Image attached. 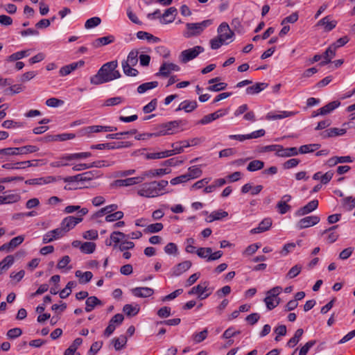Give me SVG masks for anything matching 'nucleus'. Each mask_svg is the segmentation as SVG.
I'll return each mask as SVG.
<instances>
[{
	"label": "nucleus",
	"mask_w": 355,
	"mask_h": 355,
	"mask_svg": "<svg viewBox=\"0 0 355 355\" xmlns=\"http://www.w3.org/2000/svg\"><path fill=\"white\" fill-rule=\"evenodd\" d=\"M163 228L164 225L161 223L148 224L146 228L144 229V232L146 234L157 233L162 230Z\"/></svg>",
	"instance_id": "obj_52"
},
{
	"label": "nucleus",
	"mask_w": 355,
	"mask_h": 355,
	"mask_svg": "<svg viewBox=\"0 0 355 355\" xmlns=\"http://www.w3.org/2000/svg\"><path fill=\"white\" fill-rule=\"evenodd\" d=\"M88 213L87 208H83L78 212V216H67L62 219L60 223V227L62 230L64 235L73 229L78 223L82 222L83 217Z\"/></svg>",
	"instance_id": "obj_4"
},
{
	"label": "nucleus",
	"mask_w": 355,
	"mask_h": 355,
	"mask_svg": "<svg viewBox=\"0 0 355 355\" xmlns=\"http://www.w3.org/2000/svg\"><path fill=\"white\" fill-rule=\"evenodd\" d=\"M295 114L296 112H295L286 110L271 111L266 114L265 119L268 121L280 120L287 117L293 116Z\"/></svg>",
	"instance_id": "obj_14"
},
{
	"label": "nucleus",
	"mask_w": 355,
	"mask_h": 355,
	"mask_svg": "<svg viewBox=\"0 0 355 355\" xmlns=\"http://www.w3.org/2000/svg\"><path fill=\"white\" fill-rule=\"evenodd\" d=\"M180 68L178 65L171 62H164L159 67V71L156 73L157 76L167 77L172 72L179 71Z\"/></svg>",
	"instance_id": "obj_17"
},
{
	"label": "nucleus",
	"mask_w": 355,
	"mask_h": 355,
	"mask_svg": "<svg viewBox=\"0 0 355 355\" xmlns=\"http://www.w3.org/2000/svg\"><path fill=\"white\" fill-rule=\"evenodd\" d=\"M197 106L198 104L196 101L185 100L180 103L176 111L184 110L185 112L189 113L193 111Z\"/></svg>",
	"instance_id": "obj_32"
},
{
	"label": "nucleus",
	"mask_w": 355,
	"mask_h": 355,
	"mask_svg": "<svg viewBox=\"0 0 355 355\" xmlns=\"http://www.w3.org/2000/svg\"><path fill=\"white\" fill-rule=\"evenodd\" d=\"M320 220V218L316 215L308 216L301 218L296 224L299 230H302L313 227L317 225Z\"/></svg>",
	"instance_id": "obj_12"
},
{
	"label": "nucleus",
	"mask_w": 355,
	"mask_h": 355,
	"mask_svg": "<svg viewBox=\"0 0 355 355\" xmlns=\"http://www.w3.org/2000/svg\"><path fill=\"white\" fill-rule=\"evenodd\" d=\"M124 216V214L121 211H117L110 212L107 216L105 217V221L107 223H113L122 219Z\"/></svg>",
	"instance_id": "obj_48"
},
{
	"label": "nucleus",
	"mask_w": 355,
	"mask_h": 355,
	"mask_svg": "<svg viewBox=\"0 0 355 355\" xmlns=\"http://www.w3.org/2000/svg\"><path fill=\"white\" fill-rule=\"evenodd\" d=\"M158 86L157 81H152L143 83L137 87V92L139 94H144L146 92L154 89Z\"/></svg>",
	"instance_id": "obj_50"
},
{
	"label": "nucleus",
	"mask_w": 355,
	"mask_h": 355,
	"mask_svg": "<svg viewBox=\"0 0 355 355\" xmlns=\"http://www.w3.org/2000/svg\"><path fill=\"white\" fill-rule=\"evenodd\" d=\"M73 159L71 153H64L60 156L56 161L50 163L52 168H60L73 165Z\"/></svg>",
	"instance_id": "obj_13"
},
{
	"label": "nucleus",
	"mask_w": 355,
	"mask_h": 355,
	"mask_svg": "<svg viewBox=\"0 0 355 355\" xmlns=\"http://www.w3.org/2000/svg\"><path fill=\"white\" fill-rule=\"evenodd\" d=\"M205 49L201 46H196L193 48L184 50L181 52L179 58L182 63H187L198 57L204 52Z\"/></svg>",
	"instance_id": "obj_8"
},
{
	"label": "nucleus",
	"mask_w": 355,
	"mask_h": 355,
	"mask_svg": "<svg viewBox=\"0 0 355 355\" xmlns=\"http://www.w3.org/2000/svg\"><path fill=\"white\" fill-rule=\"evenodd\" d=\"M96 250V244L92 242H84L80 246V251L85 254H92Z\"/></svg>",
	"instance_id": "obj_56"
},
{
	"label": "nucleus",
	"mask_w": 355,
	"mask_h": 355,
	"mask_svg": "<svg viewBox=\"0 0 355 355\" xmlns=\"http://www.w3.org/2000/svg\"><path fill=\"white\" fill-rule=\"evenodd\" d=\"M261 247L260 243H253L248 245L246 249L243 252V255L249 257L254 254L257 250Z\"/></svg>",
	"instance_id": "obj_62"
},
{
	"label": "nucleus",
	"mask_w": 355,
	"mask_h": 355,
	"mask_svg": "<svg viewBox=\"0 0 355 355\" xmlns=\"http://www.w3.org/2000/svg\"><path fill=\"white\" fill-rule=\"evenodd\" d=\"M318 207V200H313L308 202L306 205L298 209L294 214L295 216L300 217L307 215L315 211Z\"/></svg>",
	"instance_id": "obj_21"
},
{
	"label": "nucleus",
	"mask_w": 355,
	"mask_h": 355,
	"mask_svg": "<svg viewBox=\"0 0 355 355\" xmlns=\"http://www.w3.org/2000/svg\"><path fill=\"white\" fill-rule=\"evenodd\" d=\"M214 289V287L210 286L209 282L203 281L192 287L188 293L190 295H196L200 300H205L213 293Z\"/></svg>",
	"instance_id": "obj_5"
},
{
	"label": "nucleus",
	"mask_w": 355,
	"mask_h": 355,
	"mask_svg": "<svg viewBox=\"0 0 355 355\" xmlns=\"http://www.w3.org/2000/svg\"><path fill=\"white\" fill-rule=\"evenodd\" d=\"M272 225V220L270 218H264L257 227L250 230L252 234H259L268 230Z\"/></svg>",
	"instance_id": "obj_31"
},
{
	"label": "nucleus",
	"mask_w": 355,
	"mask_h": 355,
	"mask_svg": "<svg viewBox=\"0 0 355 355\" xmlns=\"http://www.w3.org/2000/svg\"><path fill=\"white\" fill-rule=\"evenodd\" d=\"M228 216V213L223 210H216L212 211L207 217V221L211 223L214 220H218Z\"/></svg>",
	"instance_id": "obj_45"
},
{
	"label": "nucleus",
	"mask_w": 355,
	"mask_h": 355,
	"mask_svg": "<svg viewBox=\"0 0 355 355\" xmlns=\"http://www.w3.org/2000/svg\"><path fill=\"white\" fill-rule=\"evenodd\" d=\"M117 67L118 62L116 60L105 63L95 75L90 77V83L94 85H98L119 78L121 73Z\"/></svg>",
	"instance_id": "obj_1"
},
{
	"label": "nucleus",
	"mask_w": 355,
	"mask_h": 355,
	"mask_svg": "<svg viewBox=\"0 0 355 355\" xmlns=\"http://www.w3.org/2000/svg\"><path fill=\"white\" fill-rule=\"evenodd\" d=\"M137 37L139 40H147L148 42L153 44H156L160 42V39L159 37L145 31L137 32Z\"/></svg>",
	"instance_id": "obj_38"
},
{
	"label": "nucleus",
	"mask_w": 355,
	"mask_h": 355,
	"mask_svg": "<svg viewBox=\"0 0 355 355\" xmlns=\"http://www.w3.org/2000/svg\"><path fill=\"white\" fill-rule=\"evenodd\" d=\"M126 238V235L119 231H114L110 234V239L105 240V243L107 246H113L117 248L121 241Z\"/></svg>",
	"instance_id": "obj_15"
},
{
	"label": "nucleus",
	"mask_w": 355,
	"mask_h": 355,
	"mask_svg": "<svg viewBox=\"0 0 355 355\" xmlns=\"http://www.w3.org/2000/svg\"><path fill=\"white\" fill-rule=\"evenodd\" d=\"M177 14L178 10L175 7H170L160 17V23L162 24L172 23L175 20Z\"/></svg>",
	"instance_id": "obj_25"
},
{
	"label": "nucleus",
	"mask_w": 355,
	"mask_h": 355,
	"mask_svg": "<svg viewBox=\"0 0 355 355\" xmlns=\"http://www.w3.org/2000/svg\"><path fill=\"white\" fill-rule=\"evenodd\" d=\"M347 132L346 128H331L321 133L323 139L344 135Z\"/></svg>",
	"instance_id": "obj_30"
},
{
	"label": "nucleus",
	"mask_w": 355,
	"mask_h": 355,
	"mask_svg": "<svg viewBox=\"0 0 355 355\" xmlns=\"http://www.w3.org/2000/svg\"><path fill=\"white\" fill-rule=\"evenodd\" d=\"M123 73L128 76H136L138 74V71L134 69L132 65L127 64L126 62H121Z\"/></svg>",
	"instance_id": "obj_55"
},
{
	"label": "nucleus",
	"mask_w": 355,
	"mask_h": 355,
	"mask_svg": "<svg viewBox=\"0 0 355 355\" xmlns=\"http://www.w3.org/2000/svg\"><path fill=\"white\" fill-rule=\"evenodd\" d=\"M124 101L122 96H115L105 100L102 104L103 107H112L121 104Z\"/></svg>",
	"instance_id": "obj_49"
},
{
	"label": "nucleus",
	"mask_w": 355,
	"mask_h": 355,
	"mask_svg": "<svg viewBox=\"0 0 355 355\" xmlns=\"http://www.w3.org/2000/svg\"><path fill=\"white\" fill-rule=\"evenodd\" d=\"M168 184V182L164 180L145 182L137 187L136 192L143 198H156L165 193L164 189Z\"/></svg>",
	"instance_id": "obj_2"
},
{
	"label": "nucleus",
	"mask_w": 355,
	"mask_h": 355,
	"mask_svg": "<svg viewBox=\"0 0 355 355\" xmlns=\"http://www.w3.org/2000/svg\"><path fill=\"white\" fill-rule=\"evenodd\" d=\"M118 209V205L116 204H111L109 205H107L97 211H96L93 216V219H98L102 218L104 216H107V214H110V212L115 211Z\"/></svg>",
	"instance_id": "obj_29"
},
{
	"label": "nucleus",
	"mask_w": 355,
	"mask_h": 355,
	"mask_svg": "<svg viewBox=\"0 0 355 355\" xmlns=\"http://www.w3.org/2000/svg\"><path fill=\"white\" fill-rule=\"evenodd\" d=\"M340 105V102L334 101L320 108V114H328Z\"/></svg>",
	"instance_id": "obj_40"
},
{
	"label": "nucleus",
	"mask_w": 355,
	"mask_h": 355,
	"mask_svg": "<svg viewBox=\"0 0 355 355\" xmlns=\"http://www.w3.org/2000/svg\"><path fill=\"white\" fill-rule=\"evenodd\" d=\"M138 55L139 52L137 51L132 50L129 53L127 59L122 62H126L127 64L135 66L138 62Z\"/></svg>",
	"instance_id": "obj_54"
},
{
	"label": "nucleus",
	"mask_w": 355,
	"mask_h": 355,
	"mask_svg": "<svg viewBox=\"0 0 355 355\" xmlns=\"http://www.w3.org/2000/svg\"><path fill=\"white\" fill-rule=\"evenodd\" d=\"M75 276L78 278L80 284H85L91 281L93 274L90 271L82 272L81 270H76Z\"/></svg>",
	"instance_id": "obj_33"
},
{
	"label": "nucleus",
	"mask_w": 355,
	"mask_h": 355,
	"mask_svg": "<svg viewBox=\"0 0 355 355\" xmlns=\"http://www.w3.org/2000/svg\"><path fill=\"white\" fill-rule=\"evenodd\" d=\"M169 153H168V150H164L161 152H157V153H146L144 155V157L146 159H159L162 158H166L169 157Z\"/></svg>",
	"instance_id": "obj_51"
},
{
	"label": "nucleus",
	"mask_w": 355,
	"mask_h": 355,
	"mask_svg": "<svg viewBox=\"0 0 355 355\" xmlns=\"http://www.w3.org/2000/svg\"><path fill=\"white\" fill-rule=\"evenodd\" d=\"M197 255L200 259H205L207 262L216 261L222 257L223 252L220 250L213 252L211 248H198Z\"/></svg>",
	"instance_id": "obj_7"
},
{
	"label": "nucleus",
	"mask_w": 355,
	"mask_h": 355,
	"mask_svg": "<svg viewBox=\"0 0 355 355\" xmlns=\"http://www.w3.org/2000/svg\"><path fill=\"white\" fill-rule=\"evenodd\" d=\"M114 40V37L113 35H107V36H104V37H99V38H97L96 40H95L93 42L92 45L96 48H98L100 46L109 44L113 42Z\"/></svg>",
	"instance_id": "obj_41"
},
{
	"label": "nucleus",
	"mask_w": 355,
	"mask_h": 355,
	"mask_svg": "<svg viewBox=\"0 0 355 355\" xmlns=\"http://www.w3.org/2000/svg\"><path fill=\"white\" fill-rule=\"evenodd\" d=\"M71 262V258L68 255H65L62 259H60L57 264V268L59 270L67 269L70 270L71 268V266H68L69 263Z\"/></svg>",
	"instance_id": "obj_59"
},
{
	"label": "nucleus",
	"mask_w": 355,
	"mask_h": 355,
	"mask_svg": "<svg viewBox=\"0 0 355 355\" xmlns=\"http://www.w3.org/2000/svg\"><path fill=\"white\" fill-rule=\"evenodd\" d=\"M64 234L59 227L53 230L49 231L43 235L42 243H49L63 237Z\"/></svg>",
	"instance_id": "obj_20"
},
{
	"label": "nucleus",
	"mask_w": 355,
	"mask_h": 355,
	"mask_svg": "<svg viewBox=\"0 0 355 355\" xmlns=\"http://www.w3.org/2000/svg\"><path fill=\"white\" fill-rule=\"evenodd\" d=\"M0 155H20L19 147L1 148L0 149Z\"/></svg>",
	"instance_id": "obj_57"
},
{
	"label": "nucleus",
	"mask_w": 355,
	"mask_h": 355,
	"mask_svg": "<svg viewBox=\"0 0 355 355\" xmlns=\"http://www.w3.org/2000/svg\"><path fill=\"white\" fill-rule=\"evenodd\" d=\"M189 180L200 178L202 174V171L199 166H192L188 168V172L185 173Z\"/></svg>",
	"instance_id": "obj_39"
},
{
	"label": "nucleus",
	"mask_w": 355,
	"mask_h": 355,
	"mask_svg": "<svg viewBox=\"0 0 355 355\" xmlns=\"http://www.w3.org/2000/svg\"><path fill=\"white\" fill-rule=\"evenodd\" d=\"M84 64L85 62L83 60H79L78 62H72L69 64L63 66L59 71L60 76H66L78 68L82 67L84 66Z\"/></svg>",
	"instance_id": "obj_27"
},
{
	"label": "nucleus",
	"mask_w": 355,
	"mask_h": 355,
	"mask_svg": "<svg viewBox=\"0 0 355 355\" xmlns=\"http://www.w3.org/2000/svg\"><path fill=\"white\" fill-rule=\"evenodd\" d=\"M62 180L64 182H67L69 184L64 187V189L70 190V189H76V187L71 186V184L81 181V180H83V178H82V175L78 174V175H76L74 176H68L66 178L61 177V179H60L59 180Z\"/></svg>",
	"instance_id": "obj_42"
},
{
	"label": "nucleus",
	"mask_w": 355,
	"mask_h": 355,
	"mask_svg": "<svg viewBox=\"0 0 355 355\" xmlns=\"http://www.w3.org/2000/svg\"><path fill=\"white\" fill-rule=\"evenodd\" d=\"M101 22V19L98 17H94L89 18L85 21V28L86 29H91L98 26Z\"/></svg>",
	"instance_id": "obj_60"
},
{
	"label": "nucleus",
	"mask_w": 355,
	"mask_h": 355,
	"mask_svg": "<svg viewBox=\"0 0 355 355\" xmlns=\"http://www.w3.org/2000/svg\"><path fill=\"white\" fill-rule=\"evenodd\" d=\"M296 247V244L295 243H286L283 248L282 250L280 252V254L282 257L287 256L289 253L293 252Z\"/></svg>",
	"instance_id": "obj_63"
},
{
	"label": "nucleus",
	"mask_w": 355,
	"mask_h": 355,
	"mask_svg": "<svg viewBox=\"0 0 355 355\" xmlns=\"http://www.w3.org/2000/svg\"><path fill=\"white\" fill-rule=\"evenodd\" d=\"M268 87V84L265 83H257L254 85L247 87L245 92L247 94H257L264 90Z\"/></svg>",
	"instance_id": "obj_34"
},
{
	"label": "nucleus",
	"mask_w": 355,
	"mask_h": 355,
	"mask_svg": "<svg viewBox=\"0 0 355 355\" xmlns=\"http://www.w3.org/2000/svg\"><path fill=\"white\" fill-rule=\"evenodd\" d=\"M316 25L318 26H322L324 31L329 32L336 28L337 21L333 19L331 15H327L320 19Z\"/></svg>",
	"instance_id": "obj_22"
},
{
	"label": "nucleus",
	"mask_w": 355,
	"mask_h": 355,
	"mask_svg": "<svg viewBox=\"0 0 355 355\" xmlns=\"http://www.w3.org/2000/svg\"><path fill=\"white\" fill-rule=\"evenodd\" d=\"M282 291L281 286H275L266 293V296L263 301L268 310L275 309L279 304L280 299L278 296L282 293Z\"/></svg>",
	"instance_id": "obj_6"
},
{
	"label": "nucleus",
	"mask_w": 355,
	"mask_h": 355,
	"mask_svg": "<svg viewBox=\"0 0 355 355\" xmlns=\"http://www.w3.org/2000/svg\"><path fill=\"white\" fill-rule=\"evenodd\" d=\"M218 36L225 44H228L233 41L234 33L231 31L227 23H222L217 29Z\"/></svg>",
	"instance_id": "obj_9"
},
{
	"label": "nucleus",
	"mask_w": 355,
	"mask_h": 355,
	"mask_svg": "<svg viewBox=\"0 0 355 355\" xmlns=\"http://www.w3.org/2000/svg\"><path fill=\"white\" fill-rule=\"evenodd\" d=\"M60 179H61V176H52L49 175L46 177H42V178H33L30 179L26 181V184H35V185H44V184H52L54 182H56Z\"/></svg>",
	"instance_id": "obj_19"
},
{
	"label": "nucleus",
	"mask_w": 355,
	"mask_h": 355,
	"mask_svg": "<svg viewBox=\"0 0 355 355\" xmlns=\"http://www.w3.org/2000/svg\"><path fill=\"white\" fill-rule=\"evenodd\" d=\"M171 172L169 168H151L145 171H143L142 175L144 177V180L146 179H153L157 178H160L164 176V175L168 174Z\"/></svg>",
	"instance_id": "obj_18"
},
{
	"label": "nucleus",
	"mask_w": 355,
	"mask_h": 355,
	"mask_svg": "<svg viewBox=\"0 0 355 355\" xmlns=\"http://www.w3.org/2000/svg\"><path fill=\"white\" fill-rule=\"evenodd\" d=\"M298 155L297 148L295 147L284 148L280 145L279 151L278 152V157H289Z\"/></svg>",
	"instance_id": "obj_35"
},
{
	"label": "nucleus",
	"mask_w": 355,
	"mask_h": 355,
	"mask_svg": "<svg viewBox=\"0 0 355 355\" xmlns=\"http://www.w3.org/2000/svg\"><path fill=\"white\" fill-rule=\"evenodd\" d=\"M117 128L114 126L111 125H90L84 129L85 133L86 135H89L91 133H98L101 132H114L116 131Z\"/></svg>",
	"instance_id": "obj_26"
},
{
	"label": "nucleus",
	"mask_w": 355,
	"mask_h": 355,
	"mask_svg": "<svg viewBox=\"0 0 355 355\" xmlns=\"http://www.w3.org/2000/svg\"><path fill=\"white\" fill-rule=\"evenodd\" d=\"M124 320V317L121 313L114 315L109 321L108 326L104 331V336L110 337L114 331L116 327L121 325Z\"/></svg>",
	"instance_id": "obj_10"
},
{
	"label": "nucleus",
	"mask_w": 355,
	"mask_h": 355,
	"mask_svg": "<svg viewBox=\"0 0 355 355\" xmlns=\"http://www.w3.org/2000/svg\"><path fill=\"white\" fill-rule=\"evenodd\" d=\"M144 181L142 173L138 176L128 178L125 179L116 180L114 182L115 185L121 187H130L140 184Z\"/></svg>",
	"instance_id": "obj_16"
},
{
	"label": "nucleus",
	"mask_w": 355,
	"mask_h": 355,
	"mask_svg": "<svg viewBox=\"0 0 355 355\" xmlns=\"http://www.w3.org/2000/svg\"><path fill=\"white\" fill-rule=\"evenodd\" d=\"M320 148V144H310L301 146L298 150V154H306L313 153Z\"/></svg>",
	"instance_id": "obj_47"
},
{
	"label": "nucleus",
	"mask_w": 355,
	"mask_h": 355,
	"mask_svg": "<svg viewBox=\"0 0 355 355\" xmlns=\"http://www.w3.org/2000/svg\"><path fill=\"white\" fill-rule=\"evenodd\" d=\"M292 199V197L289 194L284 195L281 200L277 202L276 207L278 212L280 214H285L291 209V207L287 203L289 202Z\"/></svg>",
	"instance_id": "obj_23"
},
{
	"label": "nucleus",
	"mask_w": 355,
	"mask_h": 355,
	"mask_svg": "<svg viewBox=\"0 0 355 355\" xmlns=\"http://www.w3.org/2000/svg\"><path fill=\"white\" fill-rule=\"evenodd\" d=\"M263 162L261 160H253L248 165L247 170L249 171H257L263 168Z\"/></svg>",
	"instance_id": "obj_58"
},
{
	"label": "nucleus",
	"mask_w": 355,
	"mask_h": 355,
	"mask_svg": "<svg viewBox=\"0 0 355 355\" xmlns=\"http://www.w3.org/2000/svg\"><path fill=\"white\" fill-rule=\"evenodd\" d=\"M230 112L229 108L219 109L215 112L205 115L199 121L198 123L201 125H206L211 123L212 121L227 115Z\"/></svg>",
	"instance_id": "obj_11"
},
{
	"label": "nucleus",
	"mask_w": 355,
	"mask_h": 355,
	"mask_svg": "<svg viewBox=\"0 0 355 355\" xmlns=\"http://www.w3.org/2000/svg\"><path fill=\"white\" fill-rule=\"evenodd\" d=\"M192 266L190 261H182L175 266L171 270V275L172 277H178L187 271Z\"/></svg>",
	"instance_id": "obj_24"
},
{
	"label": "nucleus",
	"mask_w": 355,
	"mask_h": 355,
	"mask_svg": "<svg viewBox=\"0 0 355 355\" xmlns=\"http://www.w3.org/2000/svg\"><path fill=\"white\" fill-rule=\"evenodd\" d=\"M1 126L7 129L19 128L23 126V123L13 120H6L2 123Z\"/></svg>",
	"instance_id": "obj_61"
},
{
	"label": "nucleus",
	"mask_w": 355,
	"mask_h": 355,
	"mask_svg": "<svg viewBox=\"0 0 355 355\" xmlns=\"http://www.w3.org/2000/svg\"><path fill=\"white\" fill-rule=\"evenodd\" d=\"M343 206L347 210H352L355 207V197H346L342 200Z\"/></svg>",
	"instance_id": "obj_64"
},
{
	"label": "nucleus",
	"mask_w": 355,
	"mask_h": 355,
	"mask_svg": "<svg viewBox=\"0 0 355 355\" xmlns=\"http://www.w3.org/2000/svg\"><path fill=\"white\" fill-rule=\"evenodd\" d=\"M139 310L140 306L137 304H127L123 308V312L130 317L136 315Z\"/></svg>",
	"instance_id": "obj_43"
},
{
	"label": "nucleus",
	"mask_w": 355,
	"mask_h": 355,
	"mask_svg": "<svg viewBox=\"0 0 355 355\" xmlns=\"http://www.w3.org/2000/svg\"><path fill=\"white\" fill-rule=\"evenodd\" d=\"M102 302L100 300H98L95 296H91L87 298L85 302V311L90 312L92 311L96 306L101 305Z\"/></svg>",
	"instance_id": "obj_44"
},
{
	"label": "nucleus",
	"mask_w": 355,
	"mask_h": 355,
	"mask_svg": "<svg viewBox=\"0 0 355 355\" xmlns=\"http://www.w3.org/2000/svg\"><path fill=\"white\" fill-rule=\"evenodd\" d=\"M213 24L212 19H205L200 22L187 23L183 36L185 38H191L201 35L204 31Z\"/></svg>",
	"instance_id": "obj_3"
},
{
	"label": "nucleus",
	"mask_w": 355,
	"mask_h": 355,
	"mask_svg": "<svg viewBox=\"0 0 355 355\" xmlns=\"http://www.w3.org/2000/svg\"><path fill=\"white\" fill-rule=\"evenodd\" d=\"M114 347L116 350H120L125 347L127 343V338L124 335H121L112 340Z\"/></svg>",
	"instance_id": "obj_53"
},
{
	"label": "nucleus",
	"mask_w": 355,
	"mask_h": 355,
	"mask_svg": "<svg viewBox=\"0 0 355 355\" xmlns=\"http://www.w3.org/2000/svg\"><path fill=\"white\" fill-rule=\"evenodd\" d=\"M15 258L12 255H8L0 261V275L8 270L14 263Z\"/></svg>",
	"instance_id": "obj_36"
},
{
	"label": "nucleus",
	"mask_w": 355,
	"mask_h": 355,
	"mask_svg": "<svg viewBox=\"0 0 355 355\" xmlns=\"http://www.w3.org/2000/svg\"><path fill=\"white\" fill-rule=\"evenodd\" d=\"M182 123L181 121H173L166 123V127L167 128L168 132L170 135H174L179 132L182 131L183 130H179V128Z\"/></svg>",
	"instance_id": "obj_46"
},
{
	"label": "nucleus",
	"mask_w": 355,
	"mask_h": 355,
	"mask_svg": "<svg viewBox=\"0 0 355 355\" xmlns=\"http://www.w3.org/2000/svg\"><path fill=\"white\" fill-rule=\"evenodd\" d=\"M30 51L31 50L28 49V50H24V51L15 52V53L11 54L10 55L8 56L6 59V62H15V61L19 60L24 58H26L30 55Z\"/></svg>",
	"instance_id": "obj_37"
},
{
	"label": "nucleus",
	"mask_w": 355,
	"mask_h": 355,
	"mask_svg": "<svg viewBox=\"0 0 355 355\" xmlns=\"http://www.w3.org/2000/svg\"><path fill=\"white\" fill-rule=\"evenodd\" d=\"M131 293L137 297H148L154 293L153 289L148 287H136L130 290Z\"/></svg>",
	"instance_id": "obj_28"
}]
</instances>
